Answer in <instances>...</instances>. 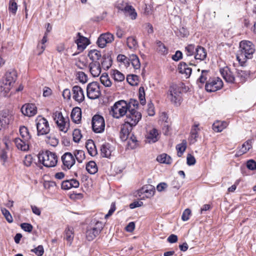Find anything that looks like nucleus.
<instances>
[{
	"mask_svg": "<svg viewBox=\"0 0 256 256\" xmlns=\"http://www.w3.org/2000/svg\"><path fill=\"white\" fill-rule=\"evenodd\" d=\"M90 72L94 77L98 76L101 73L100 62H91L89 64Z\"/></svg>",
	"mask_w": 256,
	"mask_h": 256,
	"instance_id": "21",
	"label": "nucleus"
},
{
	"mask_svg": "<svg viewBox=\"0 0 256 256\" xmlns=\"http://www.w3.org/2000/svg\"><path fill=\"white\" fill-rule=\"evenodd\" d=\"M88 56L92 62H100L99 60L102 59L100 52L96 49L90 50Z\"/></svg>",
	"mask_w": 256,
	"mask_h": 256,
	"instance_id": "25",
	"label": "nucleus"
},
{
	"mask_svg": "<svg viewBox=\"0 0 256 256\" xmlns=\"http://www.w3.org/2000/svg\"><path fill=\"white\" fill-rule=\"evenodd\" d=\"M252 140H248L243 144L242 147L237 151L236 155L242 156L246 153L252 148Z\"/></svg>",
	"mask_w": 256,
	"mask_h": 256,
	"instance_id": "29",
	"label": "nucleus"
},
{
	"mask_svg": "<svg viewBox=\"0 0 256 256\" xmlns=\"http://www.w3.org/2000/svg\"><path fill=\"white\" fill-rule=\"evenodd\" d=\"M138 98H139L140 104L142 105L145 104L146 101V99H145L144 88V86H140L139 88Z\"/></svg>",
	"mask_w": 256,
	"mask_h": 256,
	"instance_id": "53",
	"label": "nucleus"
},
{
	"mask_svg": "<svg viewBox=\"0 0 256 256\" xmlns=\"http://www.w3.org/2000/svg\"><path fill=\"white\" fill-rule=\"evenodd\" d=\"M156 50L162 54H166L168 50L166 46L160 40L156 41Z\"/></svg>",
	"mask_w": 256,
	"mask_h": 256,
	"instance_id": "44",
	"label": "nucleus"
},
{
	"mask_svg": "<svg viewBox=\"0 0 256 256\" xmlns=\"http://www.w3.org/2000/svg\"><path fill=\"white\" fill-rule=\"evenodd\" d=\"M72 98L76 101L80 103L84 100V95L82 88L78 86H74L72 88Z\"/></svg>",
	"mask_w": 256,
	"mask_h": 256,
	"instance_id": "14",
	"label": "nucleus"
},
{
	"mask_svg": "<svg viewBox=\"0 0 256 256\" xmlns=\"http://www.w3.org/2000/svg\"><path fill=\"white\" fill-rule=\"evenodd\" d=\"M220 72L223 78L226 82L231 84L236 82L235 77L232 72L228 68H226L220 70Z\"/></svg>",
	"mask_w": 256,
	"mask_h": 256,
	"instance_id": "20",
	"label": "nucleus"
},
{
	"mask_svg": "<svg viewBox=\"0 0 256 256\" xmlns=\"http://www.w3.org/2000/svg\"><path fill=\"white\" fill-rule=\"evenodd\" d=\"M111 75L116 82H120L124 80V74L118 70H112L111 72Z\"/></svg>",
	"mask_w": 256,
	"mask_h": 256,
	"instance_id": "37",
	"label": "nucleus"
},
{
	"mask_svg": "<svg viewBox=\"0 0 256 256\" xmlns=\"http://www.w3.org/2000/svg\"><path fill=\"white\" fill-rule=\"evenodd\" d=\"M17 78V72L12 70L6 72L0 85V96H6L9 92Z\"/></svg>",
	"mask_w": 256,
	"mask_h": 256,
	"instance_id": "2",
	"label": "nucleus"
},
{
	"mask_svg": "<svg viewBox=\"0 0 256 256\" xmlns=\"http://www.w3.org/2000/svg\"><path fill=\"white\" fill-rule=\"evenodd\" d=\"M186 144L187 142L186 140H182V143L178 144L176 146V149L178 152V156L179 157H180L184 152L186 150Z\"/></svg>",
	"mask_w": 256,
	"mask_h": 256,
	"instance_id": "46",
	"label": "nucleus"
},
{
	"mask_svg": "<svg viewBox=\"0 0 256 256\" xmlns=\"http://www.w3.org/2000/svg\"><path fill=\"white\" fill-rule=\"evenodd\" d=\"M18 9V5L15 0H10L8 10L12 14H16Z\"/></svg>",
	"mask_w": 256,
	"mask_h": 256,
	"instance_id": "55",
	"label": "nucleus"
},
{
	"mask_svg": "<svg viewBox=\"0 0 256 256\" xmlns=\"http://www.w3.org/2000/svg\"><path fill=\"white\" fill-rule=\"evenodd\" d=\"M52 117L56 123H58L64 117L63 116L62 112L56 111L53 114Z\"/></svg>",
	"mask_w": 256,
	"mask_h": 256,
	"instance_id": "61",
	"label": "nucleus"
},
{
	"mask_svg": "<svg viewBox=\"0 0 256 256\" xmlns=\"http://www.w3.org/2000/svg\"><path fill=\"white\" fill-rule=\"evenodd\" d=\"M21 112L24 116L30 117L36 114L37 108L34 104H27L22 107Z\"/></svg>",
	"mask_w": 256,
	"mask_h": 256,
	"instance_id": "17",
	"label": "nucleus"
},
{
	"mask_svg": "<svg viewBox=\"0 0 256 256\" xmlns=\"http://www.w3.org/2000/svg\"><path fill=\"white\" fill-rule=\"evenodd\" d=\"M72 136L73 140L76 142H78L82 137L81 132L78 129H75L74 130Z\"/></svg>",
	"mask_w": 256,
	"mask_h": 256,
	"instance_id": "56",
	"label": "nucleus"
},
{
	"mask_svg": "<svg viewBox=\"0 0 256 256\" xmlns=\"http://www.w3.org/2000/svg\"><path fill=\"white\" fill-rule=\"evenodd\" d=\"M126 44L129 48L136 50L138 46V42L134 36H129L126 40Z\"/></svg>",
	"mask_w": 256,
	"mask_h": 256,
	"instance_id": "45",
	"label": "nucleus"
},
{
	"mask_svg": "<svg viewBox=\"0 0 256 256\" xmlns=\"http://www.w3.org/2000/svg\"><path fill=\"white\" fill-rule=\"evenodd\" d=\"M132 130L129 124L126 123L122 126L120 137L122 140H126L128 138Z\"/></svg>",
	"mask_w": 256,
	"mask_h": 256,
	"instance_id": "27",
	"label": "nucleus"
},
{
	"mask_svg": "<svg viewBox=\"0 0 256 256\" xmlns=\"http://www.w3.org/2000/svg\"><path fill=\"white\" fill-rule=\"evenodd\" d=\"M158 131L156 128H152L148 134L146 138L149 142H155L158 140Z\"/></svg>",
	"mask_w": 256,
	"mask_h": 256,
	"instance_id": "33",
	"label": "nucleus"
},
{
	"mask_svg": "<svg viewBox=\"0 0 256 256\" xmlns=\"http://www.w3.org/2000/svg\"><path fill=\"white\" fill-rule=\"evenodd\" d=\"M198 126V124H195L191 129L190 136L188 138V140L190 144H193L197 141V138L198 137V132L200 130Z\"/></svg>",
	"mask_w": 256,
	"mask_h": 256,
	"instance_id": "24",
	"label": "nucleus"
},
{
	"mask_svg": "<svg viewBox=\"0 0 256 256\" xmlns=\"http://www.w3.org/2000/svg\"><path fill=\"white\" fill-rule=\"evenodd\" d=\"M101 83L106 87H110L112 86V82L108 74H102L100 78Z\"/></svg>",
	"mask_w": 256,
	"mask_h": 256,
	"instance_id": "50",
	"label": "nucleus"
},
{
	"mask_svg": "<svg viewBox=\"0 0 256 256\" xmlns=\"http://www.w3.org/2000/svg\"><path fill=\"white\" fill-rule=\"evenodd\" d=\"M155 188L151 185L145 186L140 190L142 194H144L146 198H150L154 194Z\"/></svg>",
	"mask_w": 256,
	"mask_h": 256,
	"instance_id": "31",
	"label": "nucleus"
},
{
	"mask_svg": "<svg viewBox=\"0 0 256 256\" xmlns=\"http://www.w3.org/2000/svg\"><path fill=\"white\" fill-rule=\"evenodd\" d=\"M70 116L74 123L79 124L82 118L81 109L78 107L74 108L71 112Z\"/></svg>",
	"mask_w": 256,
	"mask_h": 256,
	"instance_id": "23",
	"label": "nucleus"
},
{
	"mask_svg": "<svg viewBox=\"0 0 256 256\" xmlns=\"http://www.w3.org/2000/svg\"><path fill=\"white\" fill-rule=\"evenodd\" d=\"M128 102L126 101L118 100L111 106L110 114L115 118H120L127 114L128 110Z\"/></svg>",
	"mask_w": 256,
	"mask_h": 256,
	"instance_id": "3",
	"label": "nucleus"
},
{
	"mask_svg": "<svg viewBox=\"0 0 256 256\" xmlns=\"http://www.w3.org/2000/svg\"><path fill=\"white\" fill-rule=\"evenodd\" d=\"M19 131L22 139L30 141L32 136L26 127L25 126H20Z\"/></svg>",
	"mask_w": 256,
	"mask_h": 256,
	"instance_id": "34",
	"label": "nucleus"
},
{
	"mask_svg": "<svg viewBox=\"0 0 256 256\" xmlns=\"http://www.w3.org/2000/svg\"><path fill=\"white\" fill-rule=\"evenodd\" d=\"M114 40V36L110 32H106L100 34L96 43L99 47L104 48L106 46V44L111 43Z\"/></svg>",
	"mask_w": 256,
	"mask_h": 256,
	"instance_id": "13",
	"label": "nucleus"
},
{
	"mask_svg": "<svg viewBox=\"0 0 256 256\" xmlns=\"http://www.w3.org/2000/svg\"><path fill=\"white\" fill-rule=\"evenodd\" d=\"M128 110L134 108L136 110L138 106V102L134 99H130L128 103Z\"/></svg>",
	"mask_w": 256,
	"mask_h": 256,
	"instance_id": "60",
	"label": "nucleus"
},
{
	"mask_svg": "<svg viewBox=\"0 0 256 256\" xmlns=\"http://www.w3.org/2000/svg\"><path fill=\"white\" fill-rule=\"evenodd\" d=\"M62 160L64 166L68 169L70 168L76 162L74 156L69 152H66L62 156Z\"/></svg>",
	"mask_w": 256,
	"mask_h": 256,
	"instance_id": "15",
	"label": "nucleus"
},
{
	"mask_svg": "<svg viewBox=\"0 0 256 256\" xmlns=\"http://www.w3.org/2000/svg\"><path fill=\"white\" fill-rule=\"evenodd\" d=\"M209 71L208 70H202L201 75L197 80V82L204 84L208 78V75Z\"/></svg>",
	"mask_w": 256,
	"mask_h": 256,
	"instance_id": "54",
	"label": "nucleus"
},
{
	"mask_svg": "<svg viewBox=\"0 0 256 256\" xmlns=\"http://www.w3.org/2000/svg\"><path fill=\"white\" fill-rule=\"evenodd\" d=\"M92 124L93 130L96 133H101L104 130V120L100 115L96 114L92 117Z\"/></svg>",
	"mask_w": 256,
	"mask_h": 256,
	"instance_id": "8",
	"label": "nucleus"
},
{
	"mask_svg": "<svg viewBox=\"0 0 256 256\" xmlns=\"http://www.w3.org/2000/svg\"><path fill=\"white\" fill-rule=\"evenodd\" d=\"M86 147L88 151V154L91 156H94L97 154V150L94 142L92 140H88L86 142Z\"/></svg>",
	"mask_w": 256,
	"mask_h": 256,
	"instance_id": "30",
	"label": "nucleus"
},
{
	"mask_svg": "<svg viewBox=\"0 0 256 256\" xmlns=\"http://www.w3.org/2000/svg\"><path fill=\"white\" fill-rule=\"evenodd\" d=\"M9 142H8V148H2L0 150V158L4 162L7 160L8 152L9 150Z\"/></svg>",
	"mask_w": 256,
	"mask_h": 256,
	"instance_id": "48",
	"label": "nucleus"
},
{
	"mask_svg": "<svg viewBox=\"0 0 256 256\" xmlns=\"http://www.w3.org/2000/svg\"><path fill=\"white\" fill-rule=\"evenodd\" d=\"M196 46L194 44H189L185 47V52L187 56H194Z\"/></svg>",
	"mask_w": 256,
	"mask_h": 256,
	"instance_id": "47",
	"label": "nucleus"
},
{
	"mask_svg": "<svg viewBox=\"0 0 256 256\" xmlns=\"http://www.w3.org/2000/svg\"><path fill=\"white\" fill-rule=\"evenodd\" d=\"M102 228V222H97L93 228L87 230L86 232V239L89 241L93 240L98 235Z\"/></svg>",
	"mask_w": 256,
	"mask_h": 256,
	"instance_id": "11",
	"label": "nucleus"
},
{
	"mask_svg": "<svg viewBox=\"0 0 256 256\" xmlns=\"http://www.w3.org/2000/svg\"><path fill=\"white\" fill-rule=\"evenodd\" d=\"M246 167L250 170L256 169V162L253 160H250L246 162Z\"/></svg>",
	"mask_w": 256,
	"mask_h": 256,
	"instance_id": "64",
	"label": "nucleus"
},
{
	"mask_svg": "<svg viewBox=\"0 0 256 256\" xmlns=\"http://www.w3.org/2000/svg\"><path fill=\"white\" fill-rule=\"evenodd\" d=\"M181 88L176 84H172L170 86L168 93V97L171 102L176 106L180 105L182 100Z\"/></svg>",
	"mask_w": 256,
	"mask_h": 256,
	"instance_id": "5",
	"label": "nucleus"
},
{
	"mask_svg": "<svg viewBox=\"0 0 256 256\" xmlns=\"http://www.w3.org/2000/svg\"><path fill=\"white\" fill-rule=\"evenodd\" d=\"M248 76V72L239 70H237V78L239 80L238 82L244 83L245 82Z\"/></svg>",
	"mask_w": 256,
	"mask_h": 256,
	"instance_id": "40",
	"label": "nucleus"
},
{
	"mask_svg": "<svg viewBox=\"0 0 256 256\" xmlns=\"http://www.w3.org/2000/svg\"><path fill=\"white\" fill-rule=\"evenodd\" d=\"M128 4L123 0H118L114 4V6L120 11H124Z\"/></svg>",
	"mask_w": 256,
	"mask_h": 256,
	"instance_id": "58",
	"label": "nucleus"
},
{
	"mask_svg": "<svg viewBox=\"0 0 256 256\" xmlns=\"http://www.w3.org/2000/svg\"><path fill=\"white\" fill-rule=\"evenodd\" d=\"M68 120V118H64L60 121L58 122V123H56L60 130L64 132H67L69 126Z\"/></svg>",
	"mask_w": 256,
	"mask_h": 256,
	"instance_id": "32",
	"label": "nucleus"
},
{
	"mask_svg": "<svg viewBox=\"0 0 256 256\" xmlns=\"http://www.w3.org/2000/svg\"><path fill=\"white\" fill-rule=\"evenodd\" d=\"M128 146L130 149H134L137 145L138 140L136 136L133 134L131 136L130 138H128Z\"/></svg>",
	"mask_w": 256,
	"mask_h": 256,
	"instance_id": "52",
	"label": "nucleus"
},
{
	"mask_svg": "<svg viewBox=\"0 0 256 256\" xmlns=\"http://www.w3.org/2000/svg\"><path fill=\"white\" fill-rule=\"evenodd\" d=\"M30 142L20 138H16L14 140L16 148L22 151H26L29 149Z\"/></svg>",
	"mask_w": 256,
	"mask_h": 256,
	"instance_id": "18",
	"label": "nucleus"
},
{
	"mask_svg": "<svg viewBox=\"0 0 256 256\" xmlns=\"http://www.w3.org/2000/svg\"><path fill=\"white\" fill-rule=\"evenodd\" d=\"M126 14L128 15L132 20H134L137 16V13L136 12L134 8L130 5L126 6L124 11H123Z\"/></svg>",
	"mask_w": 256,
	"mask_h": 256,
	"instance_id": "36",
	"label": "nucleus"
},
{
	"mask_svg": "<svg viewBox=\"0 0 256 256\" xmlns=\"http://www.w3.org/2000/svg\"><path fill=\"white\" fill-rule=\"evenodd\" d=\"M178 68L180 72L185 74L187 78H188L192 74V69L188 67V64L185 62H180L178 64Z\"/></svg>",
	"mask_w": 256,
	"mask_h": 256,
	"instance_id": "26",
	"label": "nucleus"
},
{
	"mask_svg": "<svg viewBox=\"0 0 256 256\" xmlns=\"http://www.w3.org/2000/svg\"><path fill=\"white\" fill-rule=\"evenodd\" d=\"M38 158L40 162H42L46 167H54L58 162V157L56 154L49 150L40 153Z\"/></svg>",
	"mask_w": 256,
	"mask_h": 256,
	"instance_id": "4",
	"label": "nucleus"
},
{
	"mask_svg": "<svg viewBox=\"0 0 256 256\" xmlns=\"http://www.w3.org/2000/svg\"><path fill=\"white\" fill-rule=\"evenodd\" d=\"M191 214V210L189 208L186 209L182 214V219L183 221H187L190 218V216Z\"/></svg>",
	"mask_w": 256,
	"mask_h": 256,
	"instance_id": "63",
	"label": "nucleus"
},
{
	"mask_svg": "<svg viewBox=\"0 0 256 256\" xmlns=\"http://www.w3.org/2000/svg\"><path fill=\"white\" fill-rule=\"evenodd\" d=\"M207 56L206 50L200 46H196V49L194 54V58L196 60L202 61L206 60Z\"/></svg>",
	"mask_w": 256,
	"mask_h": 256,
	"instance_id": "19",
	"label": "nucleus"
},
{
	"mask_svg": "<svg viewBox=\"0 0 256 256\" xmlns=\"http://www.w3.org/2000/svg\"><path fill=\"white\" fill-rule=\"evenodd\" d=\"M2 214L5 216L6 220L8 222H12L13 218H12L10 212H9V211L8 210H7L6 209V208H4V209L2 210Z\"/></svg>",
	"mask_w": 256,
	"mask_h": 256,
	"instance_id": "62",
	"label": "nucleus"
},
{
	"mask_svg": "<svg viewBox=\"0 0 256 256\" xmlns=\"http://www.w3.org/2000/svg\"><path fill=\"white\" fill-rule=\"evenodd\" d=\"M111 152L112 150L110 144L105 143L101 146L100 154L102 157L109 158L111 156Z\"/></svg>",
	"mask_w": 256,
	"mask_h": 256,
	"instance_id": "28",
	"label": "nucleus"
},
{
	"mask_svg": "<svg viewBox=\"0 0 256 256\" xmlns=\"http://www.w3.org/2000/svg\"><path fill=\"white\" fill-rule=\"evenodd\" d=\"M223 86L222 80L218 78H210L206 82L205 88L207 92H214L220 90Z\"/></svg>",
	"mask_w": 256,
	"mask_h": 256,
	"instance_id": "9",
	"label": "nucleus"
},
{
	"mask_svg": "<svg viewBox=\"0 0 256 256\" xmlns=\"http://www.w3.org/2000/svg\"><path fill=\"white\" fill-rule=\"evenodd\" d=\"M74 158L77 161L80 163L85 158V154L84 151L82 150H76L74 153Z\"/></svg>",
	"mask_w": 256,
	"mask_h": 256,
	"instance_id": "51",
	"label": "nucleus"
},
{
	"mask_svg": "<svg viewBox=\"0 0 256 256\" xmlns=\"http://www.w3.org/2000/svg\"><path fill=\"white\" fill-rule=\"evenodd\" d=\"M126 80L131 86H136L138 84V77L134 74L128 75L126 77Z\"/></svg>",
	"mask_w": 256,
	"mask_h": 256,
	"instance_id": "49",
	"label": "nucleus"
},
{
	"mask_svg": "<svg viewBox=\"0 0 256 256\" xmlns=\"http://www.w3.org/2000/svg\"><path fill=\"white\" fill-rule=\"evenodd\" d=\"M125 123L129 124L130 129L135 126L142 118V114L134 108L128 110L126 114Z\"/></svg>",
	"mask_w": 256,
	"mask_h": 256,
	"instance_id": "6",
	"label": "nucleus"
},
{
	"mask_svg": "<svg viewBox=\"0 0 256 256\" xmlns=\"http://www.w3.org/2000/svg\"><path fill=\"white\" fill-rule=\"evenodd\" d=\"M86 170L89 174H95L98 172L96 163L94 161L89 162L86 165Z\"/></svg>",
	"mask_w": 256,
	"mask_h": 256,
	"instance_id": "41",
	"label": "nucleus"
},
{
	"mask_svg": "<svg viewBox=\"0 0 256 256\" xmlns=\"http://www.w3.org/2000/svg\"><path fill=\"white\" fill-rule=\"evenodd\" d=\"M12 116L8 110L0 112V131L5 128L12 122Z\"/></svg>",
	"mask_w": 256,
	"mask_h": 256,
	"instance_id": "12",
	"label": "nucleus"
},
{
	"mask_svg": "<svg viewBox=\"0 0 256 256\" xmlns=\"http://www.w3.org/2000/svg\"><path fill=\"white\" fill-rule=\"evenodd\" d=\"M74 237V229L72 227L68 226L65 230L64 238L70 244Z\"/></svg>",
	"mask_w": 256,
	"mask_h": 256,
	"instance_id": "43",
	"label": "nucleus"
},
{
	"mask_svg": "<svg viewBox=\"0 0 256 256\" xmlns=\"http://www.w3.org/2000/svg\"><path fill=\"white\" fill-rule=\"evenodd\" d=\"M76 37L77 38L75 42L77 44L78 50L80 52H82L90 44L89 40L86 37L82 36L80 32L77 34Z\"/></svg>",
	"mask_w": 256,
	"mask_h": 256,
	"instance_id": "16",
	"label": "nucleus"
},
{
	"mask_svg": "<svg viewBox=\"0 0 256 256\" xmlns=\"http://www.w3.org/2000/svg\"><path fill=\"white\" fill-rule=\"evenodd\" d=\"M240 49L236 54V59L242 66H244L248 59L253 57L256 50L253 43L248 40H242L240 43Z\"/></svg>",
	"mask_w": 256,
	"mask_h": 256,
	"instance_id": "1",
	"label": "nucleus"
},
{
	"mask_svg": "<svg viewBox=\"0 0 256 256\" xmlns=\"http://www.w3.org/2000/svg\"><path fill=\"white\" fill-rule=\"evenodd\" d=\"M45 140L47 144L53 146H56L58 143V139L54 136H46Z\"/></svg>",
	"mask_w": 256,
	"mask_h": 256,
	"instance_id": "57",
	"label": "nucleus"
},
{
	"mask_svg": "<svg viewBox=\"0 0 256 256\" xmlns=\"http://www.w3.org/2000/svg\"><path fill=\"white\" fill-rule=\"evenodd\" d=\"M227 126V123L225 122L217 121L214 123L212 129L216 132H220Z\"/></svg>",
	"mask_w": 256,
	"mask_h": 256,
	"instance_id": "38",
	"label": "nucleus"
},
{
	"mask_svg": "<svg viewBox=\"0 0 256 256\" xmlns=\"http://www.w3.org/2000/svg\"><path fill=\"white\" fill-rule=\"evenodd\" d=\"M87 96L92 100L98 98L100 95V90L98 84L96 82L89 84L86 88Z\"/></svg>",
	"mask_w": 256,
	"mask_h": 256,
	"instance_id": "10",
	"label": "nucleus"
},
{
	"mask_svg": "<svg viewBox=\"0 0 256 256\" xmlns=\"http://www.w3.org/2000/svg\"><path fill=\"white\" fill-rule=\"evenodd\" d=\"M156 160L158 162L162 164H170L172 162L171 158L164 153L158 156Z\"/></svg>",
	"mask_w": 256,
	"mask_h": 256,
	"instance_id": "39",
	"label": "nucleus"
},
{
	"mask_svg": "<svg viewBox=\"0 0 256 256\" xmlns=\"http://www.w3.org/2000/svg\"><path fill=\"white\" fill-rule=\"evenodd\" d=\"M130 60L133 66L136 70H139L140 67V63L138 56L136 54H132L130 56Z\"/></svg>",
	"mask_w": 256,
	"mask_h": 256,
	"instance_id": "42",
	"label": "nucleus"
},
{
	"mask_svg": "<svg viewBox=\"0 0 256 256\" xmlns=\"http://www.w3.org/2000/svg\"><path fill=\"white\" fill-rule=\"evenodd\" d=\"M80 183L78 180L76 179H70L63 181L62 183V188L67 190L72 188H77L79 186Z\"/></svg>",
	"mask_w": 256,
	"mask_h": 256,
	"instance_id": "22",
	"label": "nucleus"
},
{
	"mask_svg": "<svg viewBox=\"0 0 256 256\" xmlns=\"http://www.w3.org/2000/svg\"><path fill=\"white\" fill-rule=\"evenodd\" d=\"M38 134L44 135L50 131V127L47 120L42 116H38L36 120Z\"/></svg>",
	"mask_w": 256,
	"mask_h": 256,
	"instance_id": "7",
	"label": "nucleus"
},
{
	"mask_svg": "<svg viewBox=\"0 0 256 256\" xmlns=\"http://www.w3.org/2000/svg\"><path fill=\"white\" fill-rule=\"evenodd\" d=\"M100 62L102 67L105 70H108L112 64L111 58L108 56H103Z\"/></svg>",
	"mask_w": 256,
	"mask_h": 256,
	"instance_id": "35",
	"label": "nucleus"
},
{
	"mask_svg": "<svg viewBox=\"0 0 256 256\" xmlns=\"http://www.w3.org/2000/svg\"><path fill=\"white\" fill-rule=\"evenodd\" d=\"M31 251L35 253L38 256H42L44 253V248L42 245H39L36 248L32 250Z\"/></svg>",
	"mask_w": 256,
	"mask_h": 256,
	"instance_id": "59",
	"label": "nucleus"
}]
</instances>
